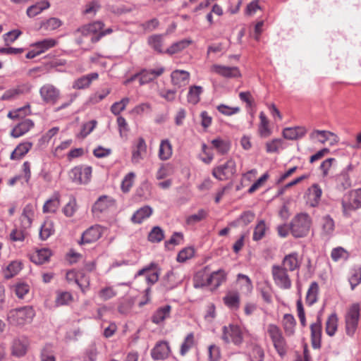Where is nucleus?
<instances>
[{
	"label": "nucleus",
	"instance_id": "nucleus-10",
	"mask_svg": "<svg viewBox=\"0 0 361 361\" xmlns=\"http://www.w3.org/2000/svg\"><path fill=\"white\" fill-rule=\"evenodd\" d=\"M69 177L77 184L87 183L90 177V167L75 166L69 172Z\"/></svg>",
	"mask_w": 361,
	"mask_h": 361
},
{
	"label": "nucleus",
	"instance_id": "nucleus-16",
	"mask_svg": "<svg viewBox=\"0 0 361 361\" xmlns=\"http://www.w3.org/2000/svg\"><path fill=\"white\" fill-rule=\"evenodd\" d=\"M210 71L222 77L227 78H238L240 76V72L238 68L235 66H226L219 64H214L211 66Z\"/></svg>",
	"mask_w": 361,
	"mask_h": 361
},
{
	"label": "nucleus",
	"instance_id": "nucleus-28",
	"mask_svg": "<svg viewBox=\"0 0 361 361\" xmlns=\"http://www.w3.org/2000/svg\"><path fill=\"white\" fill-rule=\"evenodd\" d=\"M153 212V209L148 205H145L137 209L132 216L131 221L134 224H141L146 219L149 218Z\"/></svg>",
	"mask_w": 361,
	"mask_h": 361
},
{
	"label": "nucleus",
	"instance_id": "nucleus-1",
	"mask_svg": "<svg viewBox=\"0 0 361 361\" xmlns=\"http://www.w3.org/2000/svg\"><path fill=\"white\" fill-rule=\"evenodd\" d=\"M35 317V311L31 306L12 309L7 314V320L14 326H24L30 324Z\"/></svg>",
	"mask_w": 361,
	"mask_h": 361
},
{
	"label": "nucleus",
	"instance_id": "nucleus-12",
	"mask_svg": "<svg viewBox=\"0 0 361 361\" xmlns=\"http://www.w3.org/2000/svg\"><path fill=\"white\" fill-rule=\"evenodd\" d=\"M60 90L51 84H45L39 89L42 99L47 104H56L59 97Z\"/></svg>",
	"mask_w": 361,
	"mask_h": 361
},
{
	"label": "nucleus",
	"instance_id": "nucleus-40",
	"mask_svg": "<svg viewBox=\"0 0 361 361\" xmlns=\"http://www.w3.org/2000/svg\"><path fill=\"white\" fill-rule=\"evenodd\" d=\"M30 106L29 104H27L25 106L18 108L13 111H10L8 113L7 116L12 120H17L23 118L25 116L30 115Z\"/></svg>",
	"mask_w": 361,
	"mask_h": 361
},
{
	"label": "nucleus",
	"instance_id": "nucleus-22",
	"mask_svg": "<svg viewBox=\"0 0 361 361\" xmlns=\"http://www.w3.org/2000/svg\"><path fill=\"white\" fill-rule=\"evenodd\" d=\"M183 280V276L178 271H169L164 278V285L168 289H172Z\"/></svg>",
	"mask_w": 361,
	"mask_h": 361
},
{
	"label": "nucleus",
	"instance_id": "nucleus-62",
	"mask_svg": "<svg viewBox=\"0 0 361 361\" xmlns=\"http://www.w3.org/2000/svg\"><path fill=\"white\" fill-rule=\"evenodd\" d=\"M195 338L193 333L188 334L180 346V354L184 355L193 346Z\"/></svg>",
	"mask_w": 361,
	"mask_h": 361
},
{
	"label": "nucleus",
	"instance_id": "nucleus-52",
	"mask_svg": "<svg viewBox=\"0 0 361 361\" xmlns=\"http://www.w3.org/2000/svg\"><path fill=\"white\" fill-rule=\"evenodd\" d=\"M62 25V22L57 18H50L41 23L40 27L46 31H52Z\"/></svg>",
	"mask_w": 361,
	"mask_h": 361
},
{
	"label": "nucleus",
	"instance_id": "nucleus-43",
	"mask_svg": "<svg viewBox=\"0 0 361 361\" xmlns=\"http://www.w3.org/2000/svg\"><path fill=\"white\" fill-rule=\"evenodd\" d=\"M49 3L47 1H42L35 5L30 6L27 9V14L29 17H35L39 14L42 11L49 7Z\"/></svg>",
	"mask_w": 361,
	"mask_h": 361
},
{
	"label": "nucleus",
	"instance_id": "nucleus-47",
	"mask_svg": "<svg viewBox=\"0 0 361 361\" xmlns=\"http://www.w3.org/2000/svg\"><path fill=\"white\" fill-rule=\"evenodd\" d=\"M296 322L294 317L290 314H286L283 317V329L287 335L291 336L294 334Z\"/></svg>",
	"mask_w": 361,
	"mask_h": 361
},
{
	"label": "nucleus",
	"instance_id": "nucleus-30",
	"mask_svg": "<svg viewBox=\"0 0 361 361\" xmlns=\"http://www.w3.org/2000/svg\"><path fill=\"white\" fill-rule=\"evenodd\" d=\"M173 154L172 145L168 139L162 140L159 147L158 156L161 161L169 159Z\"/></svg>",
	"mask_w": 361,
	"mask_h": 361
},
{
	"label": "nucleus",
	"instance_id": "nucleus-17",
	"mask_svg": "<svg viewBox=\"0 0 361 361\" xmlns=\"http://www.w3.org/2000/svg\"><path fill=\"white\" fill-rule=\"evenodd\" d=\"M34 126L35 123L30 118L24 119L12 129L11 136L14 138L20 137L29 132Z\"/></svg>",
	"mask_w": 361,
	"mask_h": 361
},
{
	"label": "nucleus",
	"instance_id": "nucleus-49",
	"mask_svg": "<svg viewBox=\"0 0 361 361\" xmlns=\"http://www.w3.org/2000/svg\"><path fill=\"white\" fill-rule=\"evenodd\" d=\"M338 328V317L336 313L331 314L329 317L326 323V334L332 336L335 334Z\"/></svg>",
	"mask_w": 361,
	"mask_h": 361
},
{
	"label": "nucleus",
	"instance_id": "nucleus-13",
	"mask_svg": "<svg viewBox=\"0 0 361 361\" xmlns=\"http://www.w3.org/2000/svg\"><path fill=\"white\" fill-rule=\"evenodd\" d=\"M226 273L223 269H219L212 272L209 276H206V281L202 283L197 282L196 286H211L214 288L219 286L226 281Z\"/></svg>",
	"mask_w": 361,
	"mask_h": 361
},
{
	"label": "nucleus",
	"instance_id": "nucleus-45",
	"mask_svg": "<svg viewBox=\"0 0 361 361\" xmlns=\"http://www.w3.org/2000/svg\"><path fill=\"white\" fill-rule=\"evenodd\" d=\"M255 219V214L251 211H246L243 212L239 218H238L235 221L231 222L230 225L231 226H236L240 224L243 226H247L250 223H251Z\"/></svg>",
	"mask_w": 361,
	"mask_h": 361
},
{
	"label": "nucleus",
	"instance_id": "nucleus-21",
	"mask_svg": "<svg viewBox=\"0 0 361 361\" xmlns=\"http://www.w3.org/2000/svg\"><path fill=\"white\" fill-rule=\"evenodd\" d=\"M301 261L297 252H292L286 255L282 261V267L286 270L293 271L299 269Z\"/></svg>",
	"mask_w": 361,
	"mask_h": 361
},
{
	"label": "nucleus",
	"instance_id": "nucleus-55",
	"mask_svg": "<svg viewBox=\"0 0 361 361\" xmlns=\"http://www.w3.org/2000/svg\"><path fill=\"white\" fill-rule=\"evenodd\" d=\"M135 178V173L134 172H130L124 176L121 185V190L123 192H128L130 191L134 183Z\"/></svg>",
	"mask_w": 361,
	"mask_h": 361
},
{
	"label": "nucleus",
	"instance_id": "nucleus-25",
	"mask_svg": "<svg viewBox=\"0 0 361 361\" xmlns=\"http://www.w3.org/2000/svg\"><path fill=\"white\" fill-rule=\"evenodd\" d=\"M306 132L305 128L302 126L286 128L283 130V137L290 140H297L302 137Z\"/></svg>",
	"mask_w": 361,
	"mask_h": 361
},
{
	"label": "nucleus",
	"instance_id": "nucleus-35",
	"mask_svg": "<svg viewBox=\"0 0 361 361\" xmlns=\"http://www.w3.org/2000/svg\"><path fill=\"white\" fill-rule=\"evenodd\" d=\"M114 206V201L111 198L107 196H102L94 204L93 210L102 212Z\"/></svg>",
	"mask_w": 361,
	"mask_h": 361
},
{
	"label": "nucleus",
	"instance_id": "nucleus-64",
	"mask_svg": "<svg viewBox=\"0 0 361 361\" xmlns=\"http://www.w3.org/2000/svg\"><path fill=\"white\" fill-rule=\"evenodd\" d=\"M195 255V250L192 247H186L180 250L177 255V261L179 262H185L188 259L192 258Z\"/></svg>",
	"mask_w": 361,
	"mask_h": 361
},
{
	"label": "nucleus",
	"instance_id": "nucleus-5",
	"mask_svg": "<svg viewBox=\"0 0 361 361\" xmlns=\"http://www.w3.org/2000/svg\"><path fill=\"white\" fill-rule=\"evenodd\" d=\"M267 331L276 351L281 357H283L287 353L288 346L281 330L276 324H270L267 326Z\"/></svg>",
	"mask_w": 361,
	"mask_h": 361
},
{
	"label": "nucleus",
	"instance_id": "nucleus-18",
	"mask_svg": "<svg viewBox=\"0 0 361 361\" xmlns=\"http://www.w3.org/2000/svg\"><path fill=\"white\" fill-rule=\"evenodd\" d=\"M312 347L315 349L320 348L322 338V319L318 314L317 322L310 326Z\"/></svg>",
	"mask_w": 361,
	"mask_h": 361
},
{
	"label": "nucleus",
	"instance_id": "nucleus-26",
	"mask_svg": "<svg viewBox=\"0 0 361 361\" xmlns=\"http://www.w3.org/2000/svg\"><path fill=\"white\" fill-rule=\"evenodd\" d=\"M52 255L51 250L48 248H42L37 250L30 255V260L36 264H42L49 260Z\"/></svg>",
	"mask_w": 361,
	"mask_h": 361
},
{
	"label": "nucleus",
	"instance_id": "nucleus-42",
	"mask_svg": "<svg viewBox=\"0 0 361 361\" xmlns=\"http://www.w3.org/2000/svg\"><path fill=\"white\" fill-rule=\"evenodd\" d=\"M268 153H277L285 148L284 141L281 138L273 139L265 145Z\"/></svg>",
	"mask_w": 361,
	"mask_h": 361
},
{
	"label": "nucleus",
	"instance_id": "nucleus-51",
	"mask_svg": "<svg viewBox=\"0 0 361 361\" xmlns=\"http://www.w3.org/2000/svg\"><path fill=\"white\" fill-rule=\"evenodd\" d=\"M73 295L69 292L60 291L57 292L55 300L56 306L66 305L73 301Z\"/></svg>",
	"mask_w": 361,
	"mask_h": 361
},
{
	"label": "nucleus",
	"instance_id": "nucleus-44",
	"mask_svg": "<svg viewBox=\"0 0 361 361\" xmlns=\"http://www.w3.org/2000/svg\"><path fill=\"white\" fill-rule=\"evenodd\" d=\"M237 280L240 286V290L245 293H250L252 290V283L250 279L245 274H238Z\"/></svg>",
	"mask_w": 361,
	"mask_h": 361
},
{
	"label": "nucleus",
	"instance_id": "nucleus-36",
	"mask_svg": "<svg viewBox=\"0 0 361 361\" xmlns=\"http://www.w3.org/2000/svg\"><path fill=\"white\" fill-rule=\"evenodd\" d=\"M54 224L51 220L47 219L44 221L40 227L39 238L42 240H47L51 235L54 233Z\"/></svg>",
	"mask_w": 361,
	"mask_h": 361
},
{
	"label": "nucleus",
	"instance_id": "nucleus-32",
	"mask_svg": "<svg viewBox=\"0 0 361 361\" xmlns=\"http://www.w3.org/2000/svg\"><path fill=\"white\" fill-rule=\"evenodd\" d=\"M171 306L165 305L157 309L152 317V322L155 324H159L163 322L170 315Z\"/></svg>",
	"mask_w": 361,
	"mask_h": 361
},
{
	"label": "nucleus",
	"instance_id": "nucleus-7",
	"mask_svg": "<svg viewBox=\"0 0 361 361\" xmlns=\"http://www.w3.org/2000/svg\"><path fill=\"white\" fill-rule=\"evenodd\" d=\"M236 172L235 161L230 159L224 164H219L212 170V175L219 180L231 179Z\"/></svg>",
	"mask_w": 361,
	"mask_h": 361
},
{
	"label": "nucleus",
	"instance_id": "nucleus-53",
	"mask_svg": "<svg viewBox=\"0 0 361 361\" xmlns=\"http://www.w3.org/2000/svg\"><path fill=\"white\" fill-rule=\"evenodd\" d=\"M348 257V252L342 247H335L331 252V257L334 262L346 260Z\"/></svg>",
	"mask_w": 361,
	"mask_h": 361
},
{
	"label": "nucleus",
	"instance_id": "nucleus-61",
	"mask_svg": "<svg viewBox=\"0 0 361 361\" xmlns=\"http://www.w3.org/2000/svg\"><path fill=\"white\" fill-rule=\"evenodd\" d=\"M117 294V291L115 290L114 286H106L102 288L99 293V297L103 300H109L115 297Z\"/></svg>",
	"mask_w": 361,
	"mask_h": 361
},
{
	"label": "nucleus",
	"instance_id": "nucleus-11",
	"mask_svg": "<svg viewBox=\"0 0 361 361\" xmlns=\"http://www.w3.org/2000/svg\"><path fill=\"white\" fill-rule=\"evenodd\" d=\"M32 90V85L29 83L20 84L6 90L1 97V100H13L21 95L28 94Z\"/></svg>",
	"mask_w": 361,
	"mask_h": 361
},
{
	"label": "nucleus",
	"instance_id": "nucleus-6",
	"mask_svg": "<svg viewBox=\"0 0 361 361\" xmlns=\"http://www.w3.org/2000/svg\"><path fill=\"white\" fill-rule=\"evenodd\" d=\"M360 305L357 302L352 304L347 310L345 315V332L348 336H353L360 319Z\"/></svg>",
	"mask_w": 361,
	"mask_h": 361
},
{
	"label": "nucleus",
	"instance_id": "nucleus-8",
	"mask_svg": "<svg viewBox=\"0 0 361 361\" xmlns=\"http://www.w3.org/2000/svg\"><path fill=\"white\" fill-rule=\"evenodd\" d=\"M271 274L275 285L281 289L288 290L292 286L288 271L281 265H273Z\"/></svg>",
	"mask_w": 361,
	"mask_h": 361
},
{
	"label": "nucleus",
	"instance_id": "nucleus-46",
	"mask_svg": "<svg viewBox=\"0 0 361 361\" xmlns=\"http://www.w3.org/2000/svg\"><path fill=\"white\" fill-rule=\"evenodd\" d=\"M11 288L19 299H23L30 291L29 285L24 282L16 283Z\"/></svg>",
	"mask_w": 361,
	"mask_h": 361
},
{
	"label": "nucleus",
	"instance_id": "nucleus-54",
	"mask_svg": "<svg viewBox=\"0 0 361 361\" xmlns=\"http://www.w3.org/2000/svg\"><path fill=\"white\" fill-rule=\"evenodd\" d=\"M74 34L76 37L77 42L78 44H81L83 42V39H87L90 35V25L87 24L79 27L75 31Z\"/></svg>",
	"mask_w": 361,
	"mask_h": 361
},
{
	"label": "nucleus",
	"instance_id": "nucleus-3",
	"mask_svg": "<svg viewBox=\"0 0 361 361\" xmlns=\"http://www.w3.org/2000/svg\"><path fill=\"white\" fill-rule=\"evenodd\" d=\"M246 330L241 326L231 324L222 327L221 339L226 343H232L240 347L244 341Z\"/></svg>",
	"mask_w": 361,
	"mask_h": 361
},
{
	"label": "nucleus",
	"instance_id": "nucleus-48",
	"mask_svg": "<svg viewBox=\"0 0 361 361\" xmlns=\"http://www.w3.org/2000/svg\"><path fill=\"white\" fill-rule=\"evenodd\" d=\"M352 185L351 180L347 171H341L337 177V187L341 190H345Z\"/></svg>",
	"mask_w": 361,
	"mask_h": 361
},
{
	"label": "nucleus",
	"instance_id": "nucleus-39",
	"mask_svg": "<svg viewBox=\"0 0 361 361\" xmlns=\"http://www.w3.org/2000/svg\"><path fill=\"white\" fill-rule=\"evenodd\" d=\"M319 286L317 283H311L306 295V303L311 306L317 301Z\"/></svg>",
	"mask_w": 361,
	"mask_h": 361
},
{
	"label": "nucleus",
	"instance_id": "nucleus-38",
	"mask_svg": "<svg viewBox=\"0 0 361 361\" xmlns=\"http://www.w3.org/2000/svg\"><path fill=\"white\" fill-rule=\"evenodd\" d=\"M202 92L203 88L201 86H190L187 95L188 102L192 104H197L200 102V94Z\"/></svg>",
	"mask_w": 361,
	"mask_h": 361
},
{
	"label": "nucleus",
	"instance_id": "nucleus-15",
	"mask_svg": "<svg viewBox=\"0 0 361 361\" xmlns=\"http://www.w3.org/2000/svg\"><path fill=\"white\" fill-rule=\"evenodd\" d=\"M114 30L111 27H105L101 20L92 23V42H97L106 35H110Z\"/></svg>",
	"mask_w": 361,
	"mask_h": 361
},
{
	"label": "nucleus",
	"instance_id": "nucleus-50",
	"mask_svg": "<svg viewBox=\"0 0 361 361\" xmlns=\"http://www.w3.org/2000/svg\"><path fill=\"white\" fill-rule=\"evenodd\" d=\"M224 303L231 309L235 310L239 307V295L238 293H229L224 298Z\"/></svg>",
	"mask_w": 361,
	"mask_h": 361
},
{
	"label": "nucleus",
	"instance_id": "nucleus-23",
	"mask_svg": "<svg viewBox=\"0 0 361 361\" xmlns=\"http://www.w3.org/2000/svg\"><path fill=\"white\" fill-rule=\"evenodd\" d=\"M322 195L321 187L317 183L313 184L308 189L307 203L312 207H317L319 204Z\"/></svg>",
	"mask_w": 361,
	"mask_h": 361
},
{
	"label": "nucleus",
	"instance_id": "nucleus-56",
	"mask_svg": "<svg viewBox=\"0 0 361 361\" xmlns=\"http://www.w3.org/2000/svg\"><path fill=\"white\" fill-rule=\"evenodd\" d=\"M164 238V231L159 226L153 227L148 235V240L152 243H159Z\"/></svg>",
	"mask_w": 361,
	"mask_h": 361
},
{
	"label": "nucleus",
	"instance_id": "nucleus-63",
	"mask_svg": "<svg viewBox=\"0 0 361 361\" xmlns=\"http://www.w3.org/2000/svg\"><path fill=\"white\" fill-rule=\"evenodd\" d=\"M216 109L223 115L231 116L240 112V109L238 106H229L226 104H219Z\"/></svg>",
	"mask_w": 361,
	"mask_h": 361
},
{
	"label": "nucleus",
	"instance_id": "nucleus-59",
	"mask_svg": "<svg viewBox=\"0 0 361 361\" xmlns=\"http://www.w3.org/2000/svg\"><path fill=\"white\" fill-rule=\"evenodd\" d=\"M207 212L204 209H200L196 214L188 216L186 218V224L194 225L206 218Z\"/></svg>",
	"mask_w": 361,
	"mask_h": 361
},
{
	"label": "nucleus",
	"instance_id": "nucleus-34",
	"mask_svg": "<svg viewBox=\"0 0 361 361\" xmlns=\"http://www.w3.org/2000/svg\"><path fill=\"white\" fill-rule=\"evenodd\" d=\"M23 265L20 261H12L3 270L4 276L6 279H9L16 276L22 269Z\"/></svg>",
	"mask_w": 361,
	"mask_h": 361
},
{
	"label": "nucleus",
	"instance_id": "nucleus-31",
	"mask_svg": "<svg viewBox=\"0 0 361 361\" xmlns=\"http://www.w3.org/2000/svg\"><path fill=\"white\" fill-rule=\"evenodd\" d=\"M212 147L220 154H227L231 148V142L228 140L216 137L211 141Z\"/></svg>",
	"mask_w": 361,
	"mask_h": 361
},
{
	"label": "nucleus",
	"instance_id": "nucleus-9",
	"mask_svg": "<svg viewBox=\"0 0 361 361\" xmlns=\"http://www.w3.org/2000/svg\"><path fill=\"white\" fill-rule=\"evenodd\" d=\"M57 44L58 41L53 38H47L38 41L31 45L32 49L27 53L26 58L33 59L49 49L54 47Z\"/></svg>",
	"mask_w": 361,
	"mask_h": 361
},
{
	"label": "nucleus",
	"instance_id": "nucleus-14",
	"mask_svg": "<svg viewBox=\"0 0 361 361\" xmlns=\"http://www.w3.org/2000/svg\"><path fill=\"white\" fill-rule=\"evenodd\" d=\"M310 136L311 139L316 140L322 144H325L329 141V144L334 145L338 142V136L328 130H314Z\"/></svg>",
	"mask_w": 361,
	"mask_h": 361
},
{
	"label": "nucleus",
	"instance_id": "nucleus-58",
	"mask_svg": "<svg viewBox=\"0 0 361 361\" xmlns=\"http://www.w3.org/2000/svg\"><path fill=\"white\" fill-rule=\"evenodd\" d=\"M12 351L14 355L22 357L26 353L27 345L20 340H15L13 343Z\"/></svg>",
	"mask_w": 361,
	"mask_h": 361
},
{
	"label": "nucleus",
	"instance_id": "nucleus-41",
	"mask_svg": "<svg viewBox=\"0 0 361 361\" xmlns=\"http://www.w3.org/2000/svg\"><path fill=\"white\" fill-rule=\"evenodd\" d=\"M259 119L260 123L258 128L259 135L262 137H267L271 134V130L269 127V121L262 111L259 114Z\"/></svg>",
	"mask_w": 361,
	"mask_h": 361
},
{
	"label": "nucleus",
	"instance_id": "nucleus-4",
	"mask_svg": "<svg viewBox=\"0 0 361 361\" xmlns=\"http://www.w3.org/2000/svg\"><path fill=\"white\" fill-rule=\"evenodd\" d=\"M341 204L343 216H351L354 212L361 207V188L346 193L342 198Z\"/></svg>",
	"mask_w": 361,
	"mask_h": 361
},
{
	"label": "nucleus",
	"instance_id": "nucleus-24",
	"mask_svg": "<svg viewBox=\"0 0 361 361\" xmlns=\"http://www.w3.org/2000/svg\"><path fill=\"white\" fill-rule=\"evenodd\" d=\"M147 152V145L142 137H140L137 140L135 149H133L132 153V162L133 164H138L144 159V156Z\"/></svg>",
	"mask_w": 361,
	"mask_h": 361
},
{
	"label": "nucleus",
	"instance_id": "nucleus-27",
	"mask_svg": "<svg viewBox=\"0 0 361 361\" xmlns=\"http://www.w3.org/2000/svg\"><path fill=\"white\" fill-rule=\"evenodd\" d=\"M31 142H23L20 143L12 152L10 156L11 160H19L22 159L32 147Z\"/></svg>",
	"mask_w": 361,
	"mask_h": 361
},
{
	"label": "nucleus",
	"instance_id": "nucleus-60",
	"mask_svg": "<svg viewBox=\"0 0 361 361\" xmlns=\"http://www.w3.org/2000/svg\"><path fill=\"white\" fill-rule=\"evenodd\" d=\"M77 284L83 293L88 291L90 284V279L88 274H86L84 271H80L79 278L77 279Z\"/></svg>",
	"mask_w": 361,
	"mask_h": 361
},
{
	"label": "nucleus",
	"instance_id": "nucleus-29",
	"mask_svg": "<svg viewBox=\"0 0 361 361\" xmlns=\"http://www.w3.org/2000/svg\"><path fill=\"white\" fill-rule=\"evenodd\" d=\"M60 196L58 192H54L53 195L47 200L42 207L44 213H55L60 206Z\"/></svg>",
	"mask_w": 361,
	"mask_h": 361
},
{
	"label": "nucleus",
	"instance_id": "nucleus-20",
	"mask_svg": "<svg viewBox=\"0 0 361 361\" xmlns=\"http://www.w3.org/2000/svg\"><path fill=\"white\" fill-rule=\"evenodd\" d=\"M190 73L183 70H175L171 74V82L177 87L187 85L190 80Z\"/></svg>",
	"mask_w": 361,
	"mask_h": 361
},
{
	"label": "nucleus",
	"instance_id": "nucleus-37",
	"mask_svg": "<svg viewBox=\"0 0 361 361\" xmlns=\"http://www.w3.org/2000/svg\"><path fill=\"white\" fill-rule=\"evenodd\" d=\"M191 43L192 41L190 39H185L180 40L171 44L167 49L165 50V53L169 55L179 53L187 48Z\"/></svg>",
	"mask_w": 361,
	"mask_h": 361
},
{
	"label": "nucleus",
	"instance_id": "nucleus-57",
	"mask_svg": "<svg viewBox=\"0 0 361 361\" xmlns=\"http://www.w3.org/2000/svg\"><path fill=\"white\" fill-rule=\"evenodd\" d=\"M266 231L267 226L265 224L264 221H259L254 229L252 239L255 241H258L261 240L264 236Z\"/></svg>",
	"mask_w": 361,
	"mask_h": 361
},
{
	"label": "nucleus",
	"instance_id": "nucleus-19",
	"mask_svg": "<svg viewBox=\"0 0 361 361\" xmlns=\"http://www.w3.org/2000/svg\"><path fill=\"white\" fill-rule=\"evenodd\" d=\"M170 353L169 343L166 341H159L151 350V356L154 360L166 358Z\"/></svg>",
	"mask_w": 361,
	"mask_h": 361
},
{
	"label": "nucleus",
	"instance_id": "nucleus-2",
	"mask_svg": "<svg viewBox=\"0 0 361 361\" xmlns=\"http://www.w3.org/2000/svg\"><path fill=\"white\" fill-rule=\"evenodd\" d=\"M312 219L307 213L296 214L290 223V232L295 238H303L310 231Z\"/></svg>",
	"mask_w": 361,
	"mask_h": 361
},
{
	"label": "nucleus",
	"instance_id": "nucleus-33",
	"mask_svg": "<svg viewBox=\"0 0 361 361\" xmlns=\"http://www.w3.org/2000/svg\"><path fill=\"white\" fill-rule=\"evenodd\" d=\"M149 46L158 53H165L163 49L164 36L162 35H153L148 37Z\"/></svg>",
	"mask_w": 361,
	"mask_h": 361
}]
</instances>
